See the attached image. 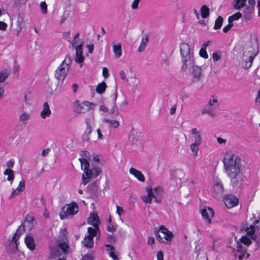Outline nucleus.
Masks as SVG:
<instances>
[{
    "instance_id": "1a4fd4ad",
    "label": "nucleus",
    "mask_w": 260,
    "mask_h": 260,
    "mask_svg": "<svg viewBox=\"0 0 260 260\" xmlns=\"http://www.w3.org/2000/svg\"><path fill=\"white\" fill-rule=\"evenodd\" d=\"M98 232L96 230L93 228L89 227L87 229V235L85 236L83 240L82 241V244L83 247L87 248H92L94 245L93 238L96 236Z\"/></svg>"
},
{
    "instance_id": "e433bc0d",
    "label": "nucleus",
    "mask_w": 260,
    "mask_h": 260,
    "mask_svg": "<svg viewBox=\"0 0 260 260\" xmlns=\"http://www.w3.org/2000/svg\"><path fill=\"white\" fill-rule=\"evenodd\" d=\"M201 16L203 18H207L209 15V9L206 5H204L201 8Z\"/></svg>"
},
{
    "instance_id": "7ed1b4c3",
    "label": "nucleus",
    "mask_w": 260,
    "mask_h": 260,
    "mask_svg": "<svg viewBox=\"0 0 260 260\" xmlns=\"http://www.w3.org/2000/svg\"><path fill=\"white\" fill-rule=\"evenodd\" d=\"M257 49L253 46L245 48L243 54L242 66L243 68L248 69L251 68L253 59L256 56Z\"/></svg>"
},
{
    "instance_id": "393cba45",
    "label": "nucleus",
    "mask_w": 260,
    "mask_h": 260,
    "mask_svg": "<svg viewBox=\"0 0 260 260\" xmlns=\"http://www.w3.org/2000/svg\"><path fill=\"white\" fill-rule=\"evenodd\" d=\"M34 219L32 217L30 216H26L23 224L21 225L19 227L22 226L23 228V232L25 231V228H27L29 230H30L32 229L34 225Z\"/></svg>"
},
{
    "instance_id": "8fccbe9b",
    "label": "nucleus",
    "mask_w": 260,
    "mask_h": 260,
    "mask_svg": "<svg viewBox=\"0 0 260 260\" xmlns=\"http://www.w3.org/2000/svg\"><path fill=\"white\" fill-rule=\"evenodd\" d=\"M241 241L242 243L247 246H248L251 243V241L250 239L248 238L247 236H243L241 238Z\"/></svg>"
},
{
    "instance_id": "e2e57ef3",
    "label": "nucleus",
    "mask_w": 260,
    "mask_h": 260,
    "mask_svg": "<svg viewBox=\"0 0 260 260\" xmlns=\"http://www.w3.org/2000/svg\"><path fill=\"white\" fill-rule=\"evenodd\" d=\"M14 165V161L12 160H10L7 162V166L8 169L12 168Z\"/></svg>"
},
{
    "instance_id": "423d86ee",
    "label": "nucleus",
    "mask_w": 260,
    "mask_h": 260,
    "mask_svg": "<svg viewBox=\"0 0 260 260\" xmlns=\"http://www.w3.org/2000/svg\"><path fill=\"white\" fill-rule=\"evenodd\" d=\"M79 211V207L77 203L73 202L67 205L62 208V212L60 213L59 216L61 219L68 218L76 215Z\"/></svg>"
},
{
    "instance_id": "a211bd4d",
    "label": "nucleus",
    "mask_w": 260,
    "mask_h": 260,
    "mask_svg": "<svg viewBox=\"0 0 260 260\" xmlns=\"http://www.w3.org/2000/svg\"><path fill=\"white\" fill-rule=\"evenodd\" d=\"M82 44L77 45L76 47V57L75 60L76 62L79 63L83 62L84 60V57L82 54Z\"/></svg>"
},
{
    "instance_id": "ddd939ff",
    "label": "nucleus",
    "mask_w": 260,
    "mask_h": 260,
    "mask_svg": "<svg viewBox=\"0 0 260 260\" xmlns=\"http://www.w3.org/2000/svg\"><path fill=\"white\" fill-rule=\"evenodd\" d=\"M81 157L79 158L81 168L85 170L87 167H89V160H90V153L86 151H83L80 153Z\"/></svg>"
},
{
    "instance_id": "69168bd1",
    "label": "nucleus",
    "mask_w": 260,
    "mask_h": 260,
    "mask_svg": "<svg viewBox=\"0 0 260 260\" xmlns=\"http://www.w3.org/2000/svg\"><path fill=\"white\" fill-rule=\"evenodd\" d=\"M103 75L105 78H107L109 76L108 71L106 68L103 69Z\"/></svg>"
},
{
    "instance_id": "72a5a7b5",
    "label": "nucleus",
    "mask_w": 260,
    "mask_h": 260,
    "mask_svg": "<svg viewBox=\"0 0 260 260\" xmlns=\"http://www.w3.org/2000/svg\"><path fill=\"white\" fill-rule=\"evenodd\" d=\"M246 2L247 0H234V8L236 10H240L245 6Z\"/></svg>"
},
{
    "instance_id": "f704fd0d",
    "label": "nucleus",
    "mask_w": 260,
    "mask_h": 260,
    "mask_svg": "<svg viewBox=\"0 0 260 260\" xmlns=\"http://www.w3.org/2000/svg\"><path fill=\"white\" fill-rule=\"evenodd\" d=\"M4 175L8 176L7 180L9 181L11 184L14 179V171L11 169H7L5 170Z\"/></svg>"
},
{
    "instance_id": "c85d7f7f",
    "label": "nucleus",
    "mask_w": 260,
    "mask_h": 260,
    "mask_svg": "<svg viewBox=\"0 0 260 260\" xmlns=\"http://www.w3.org/2000/svg\"><path fill=\"white\" fill-rule=\"evenodd\" d=\"M146 190L147 191V194L142 196L141 199L144 203L149 204L151 203L152 199L153 198L151 196L152 188L150 187H147Z\"/></svg>"
},
{
    "instance_id": "a878e982",
    "label": "nucleus",
    "mask_w": 260,
    "mask_h": 260,
    "mask_svg": "<svg viewBox=\"0 0 260 260\" xmlns=\"http://www.w3.org/2000/svg\"><path fill=\"white\" fill-rule=\"evenodd\" d=\"M129 173L137 178L139 181L141 182L145 181V177L141 171L132 168L129 169Z\"/></svg>"
},
{
    "instance_id": "6e6d98bb",
    "label": "nucleus",
    "mask_w": 260,
    "mask_h": 260,
    "mask_svg": "<svg viewBox=\"0 0 260 260\" xmlns=\"http://www.w3.org/2000/svg\"><path fill=\"white\" fill-rule=\"evenodd\" d=\"M8 25L5 22L0 21V30L5 31L7 28Z\"/></svg>"
},
{
    "instance_id": "2f4dec72",
    "label": "nucleus",
    "mask_w": 260,
    "mask_h": 260,
    "mask_svg": "<svg viewBox=\"0 0 260 260\" xmlns=\"http://www.w3.org/2000/svg\"><path fill=\"white\" fill-rule=\"evenodd\" d=\"M25 243L27 247L31 250L35 249V244L34 238L31 236H26L25 239Z\"/></svg>"
},
{
    "instance_id": "864d4df0",
    "label": "nucleus",
    "mask_w": 260,
    "mask_h": 260,
    "mask_svg": "<svg viewBox=\"0 0 260 260\" xmlns=\"http://www.w3.org/2000/svg\"><path fill=\"white\" fill-rule=\"evenodd\" d=\"M233 23L229 22V24L223 28V31L225 33L227 32L233 27Z\"/></svg>"
},
{
    "instance_id": "b1692460",
    "label": "nucleus",
    "mask_w": 260,
    "mask_h": 260,
    "mask_svg": "<svg viewBox=\"0 0 260 260\" xmlns=\"http://www.w3.org/2000/svg\"><path fill=\"white\" fill-rule=\"evenodd\" d=\"M162 192V190L160 187H157L154 188V189L152 188L151 196H152L153 198L155 199V201L156 203L160 202V195L161 194Z\"/></svg>"
},
{
    "instance_id": "f257e3e1",
    "label": "nucleus",
    "mask_w": 260,
    "mask_h": 260,
    "mask_svg": "<svg viewBox=\"0 0 260 260\" xmlns=\"http://www.w3.org/2000/svg\"><path fill=\"white\" fill-rule=\"evenodd\" d=\"M223 162L226 175L232 179L233 186H240L243 183V176L240 175L241 159L232 153L227 152L223 158Z\"/></svg>"
},
{
    "instance_id": "c03bdc74",
    "label": "nucleus",
    "mask_w": 260,
    "mask_h": 260,
    "mask_svg": "<svg viewBox=\"0 0 260 260\" xmlns=\"http://www.w3.org/2000/svg\"><path fill=\"white\" fill-rule=\"evenodd\" d=\"M40 7L41 10V13L43 14H46L47 12V5L45 2H42L40 3Z\"/></svg>"
},
{
    "instance_id": "f8f14e48",
    "label": "nucleus",
    "mask_w": 260,
    "mask_h": 260,
    "mask_svg": "<svg viewBox=\"0 0 260 260\" xmlns=\"http://www.w3.org/2000/svg\"><path fill=\"white\" fill-rule=\"evenodd\" d=\"M68 232L66 229L62 230L59 234L58 243L62 251H66L69 248L68 240L66 238Z\"/></svg>"
},
{
    "instance_id": "680f3d73",
    "label": "nucleus",
    "mask_w": 260,
    "mask_h": 260,
    "mask_svg": "<svg viewBox=\"0 0 260 260\" xmlns=\"http://www.w3.org/2000/svg\"><path fill=\"white\" fill-rule=\"evenodd\" d=\"M50 151V148H46V149L43 150V151L42 152V155L44 157H45L49 154Z\"/></svg>"
},
{
    "instance_id": "20e7f679",
    "label": "nucleus",
    "mask_w": 260,
    "mask_h": 260,
    "mask_svg": "<svg viewBox=\"0 0 260 260\" xmlns=\"http://www.w3.org/2000/svg\"><path fill=\"white\" fill-rule=\"evenodd\" d=\"M72 61L71 58L67 56L61 64L57 68L55 73V77L57 80L62 81L64 79L70 69Z\"/></svg>"
},
{
    "instance_id": "412c9836",
    "label": "nucleus",
    "mask_w": 260,
    "mask_h": 260,
    "mask_svg": "<svg viewBox=\"0 0 260 260\" xmlns=\"http://www.w3.org/2000/svg\"><path fill=\"white\" fill-rule=\"evenodd\" d=\"M50 258L52 259L55 258L58 256L61 255V252L66 253L67 250L65 252L62 251L61 248L60 247L59 245V243H57V245L55 247H51L50 248Z\"/></svg>"
},
{
    "instance_id": "49530a36",
    "label": "nucleus",
    "mask_w": 260,
    "mask_h": 260,
    "mask_svg": "<svg viewBox=\"0 0 260 260\" xmlns=\"http://www.w3.org/2000/svg\"><path fill=\"white\" fill-rule=\"evenodd\" d=\"M30 118L29 114L24 112L20 116V120L22 122L27 121Z\"/></svg>"
},
{
    "instance_id": "a18cd8bd",
    "label": "nucleus",
    "mask_w": 260,
    "mask_h": 260,
    "mask_svg": "<svg viewBox=\"0 0 260 260\" xmlns=\"http://www.w3.org/2000/svg\"><path fill=\"white\" fill-rule=\"evenodd\" d=\"M25 189V182L24 180H21L16 188L17 190H18V192L23 191Z\"/></svg>"
},
{
    "instance_id": "bb28decb",
    "label": "nucleus",
    "mask_w": 260,
    "mask_h": 260,
    "mask_svg": "<svg viewBox=\"0 0 260 260\" xmlns=\"http://www.w3.org/2000/svg\"><path fill=\"white\" fill-rule=\"evenodd\" d=\"M159 232H160L164 235V239L167 241H170L174 236L172 232L168 231L167 229L163 226L160 228Z\"/></svg>"
},
{
    "instance_id": "5fc2aeb1",
    "label": "nucleus",
    "mask_w": 260,
    "mask_h": 260,
    "mask_svg": "<svg viewBox=\"0 0 260 260\" xmlns=\"http://www.w3.org/2000/svg\"><path fill=\"white\" fill-rule=\"evenodd\" d=\"M140 0H134L133 2L131 7L132 9L136 10L138 8V4Z\"/></svg>"
},
{
    "instance_id": "4c0bfd02",
    "label": "nucleus",
    "mask_w": 260,
    "mask_h": 260,
    "mask_svg": "<svg viewBox=\"0 0 260 260\" xmlns=\"http://www.w3.org/2000/svg\"><path fill=\"white\" fill-rule=\"evenodd\" d=\"M87 128L86 129V131L83 135V138L85 139V138L87 140H89L88 136L90 135V134L91 133V127L90 126L89 121L88 120H87L86 122Z\"/></svg>"
},
{
    "instance_id": "774afa93",
    "label": "nucleus",
    "mask_w": 260,
    "mask_h": 260,
    "mask_svg": "<svg viewBox=\"0 0 260 260\" xmlns=\"http://www.w3.org/2000/svg\"><path fill=\"white\" fill-rule=\"evenodd\" d=\"M255 103H258V104H260V89L258 90V91L257 92V95L255 99Z\"/></svg>"
},
{
    "instance_id": "c756f323",
    "label": "nucleus",
    "mask_w": 260,
    "mask_h": 260,
    "mask_svg": "<svg viewBox=\"0 0 260 260\" xmlns=\"http://www.w3.org/2000/svg\"><path fill=\"white\" fill-rule=\"evenodd\" d=\"M149 38L148 36L146 35H144L141 39L140 45L138 49L139 52H142L145 50Z\"/></svg>"
},
{
    "instance_id": "9b49d317",
    "label": "nucleus",
    "mask_w": 260,
    "mask_h": 260,
    "mask_svg": "<svg viewBox=\"0 0 260 260\" xmlns=\"http://www.w3.org/2000/svg\"><path fill=\"white\" fill-rule=\"evenodd\" d=\"M254 224H250L248 225L247 224H246L245 225L243 226V229L247 233V235L250 236V238L254 240H256V236L254 235L253 234L256 230H258L260 228V223L259 222L258 220H255L254 221Z\"/></svg>"
},
{
    "instance_id": "37998d69",
    "label": "nucleus",
    "mask_w": 260,
    "mask_h": 260,
    "mask_svg": "<svg viewBox=\"0 0 260 260\" xmlns=\"http://www.w3.org/2000/svg\"><path fill=\"white\" fill-rule=\"evenodd\" d=\"M106 246L107 247H110V249L108 250L109 251V254L110 256H111L113 258V259H116V258H118L114 254V248L112 246H110L109 244L106 245Z\"/></svg>"
},
{
    "instance_id": "5701e85b",
    "label": "nucleus",
    "mask_w": 260,
    "mask_h": 260,
    "mask_svg": "<svg viewBox=\"0 0 260 260\" xmlns=\"http://www.w3.org/2000/svg\"><path fill=\"white\" fill-rule=\"evenodd\" d=\"M237 252L235 254L236 257H238L239 260H242L246 253V249L241 244L238 243Z\"/></svg>"
},
{
    "instance_id": "13d9d810",
    "label": "nucleus",
    "mask_w": 260,
    "mask_h": 260,
    "mask_svg": "<svg viewBox=\"0 0 260 260\" xmlns=\"http://www.w3.org/2000/svg\"><path fill=\"white\" fill-rule=\"evenodd\" d=\"M116 212L118 214V215L120 217L121 214L124 213V210L123 208L120 206H117L116 207Z\"/></svg>"
},
{
    "instance_id": "a19ab883",
    "label": "nucleus",
    "mask_w": 260,
    "mask_h": 260,
    "mask_svg": "<svg viewBox=\"0 0 260 260\" xmlns=\"http://www.w3.org/2000/svg\"><path fill=\"white\" fill-rule=\"evenodd\" d=\"M242 15L240 12H237L235 14L230 16L228 19L229 22H233L234 21L237 20L242 17Z\"/></svg>"
},
{
    "instance_id": "4d7b16f0",
    "label": "nucleus",
    "mask_w": 260,
    "mask_h": 260,
    "mask_svg": "<svg viewBox=\"0 0 260 260\" xmlns=\"http://www.w3.org/2000/svg\"><path fill=\"white\" fill-rule=\"evenodd\" d=\"M119 75H120L121 79H122L124 81H125L127 82H128V79L126 78V77L125 76V74L123 71H121L119 72Z\"/></svg>"
},
{
    "instance_id": "6ab92c4d",
    "label": "nucleus",
    "mask_w": 260,
    "mask_h": 260,
    "mask_svg": "<svg viewBox=\"0 0 260 260\" xmlns=\"http://www.w3.org/2000/svg\"><path fill=\"white\" fill-rule=\"evenodd\" d=\"M254 10V8H252V6H246L245 7L243 12V18L244 21H248L252 19Z\"/></svg>"
},
{
    "instance_id": "338daca9",
    "label": "nucleus",
    "mask_w": 260,
    "mask_h": 260,
    "mask_svg": "<svg viewBox=\"0 0 260 260\" xmlns=\"http://www.w3.org/2000/svg\"><path fill=\"white\" fill-rule=\"evenodd\" d=\"M154 238L153 237H149L148 239V244L152 245L154 243Z\"/></svg>"
},
{
    "instance_id": "de8ad7c7",
    "label": "nucleus",
    "mask_w": 260,
    "mask_h": 260,
    "mask_svg": "<svg viewBox=\"0 0 260 260\" xmlns=\"http://www.w3.org/2000/svg\"><path fill=\"white\" fill-rule=\"evenodd\" d=\"M109 222H111V219L110 218ZM116 229V225H114L113 224L111 223H109V225L107 227V230L108 231L110 232H114Z\"/></svg>"
},
{
    "instance_id": "cd10ccee",
    "label": "nucleus",
    "mask_w": 260,
    "mask_h": 260,
    "mask_svg": "<svg viewBox=\"0 0 260 260\" xmlns=\"http://www.w3.org/2000/svg\"><path fill=\"white\" fill-rule=\"evenodd\" d=\"M113 50L114 53V55L116 58H119L122 54V49L121 45L120 43H115L113 42L112 44Z\"/></svg>"
},
{
    "instance_id": "09e8293b",
    "label": "nucleus",
    "mask_w": 260,
    "mask_h": 260,
    "mask_svg": "<svg viewBox=\"0 0 260 260\" xmlns=\"http://www.w3.org/2000/svg\"><path fill=\"white\" fill-rule=\"evenodd\" d=\"M94 256L92 253H89L82 256L81 260H93Z\"/></svg>"
},
{
    "instance_id": "39448f33",
    "label": "nucleus",
    "mask_w": 260,
    "mask_h": 260,
    "mask_svg": "<svg viewBox=\"0 0 260 260\" xmlns=\"http://www.w3.org/2000/svg\"><path fill=\"white\" fill-rule=\"evenodd\" d=\"M22 233H23V228L22 226L19 227L12 237L10 244L6 246V250L8 253L13 254L17 251L18 249L17 240Z\"/></svg>"
},
{
    "instance_id": "4be33fe9",
    "label": "nucleus",
    "mask_w": 260,
    "mask_h": 260,
    "mask_svg": "<svg viewBox=\"0 0 260 260\" xmlns=\"http://www.w3.org/2000/svg\"><path fill=\"white\" fill-rule=\"evenodd\" d=\"M51 114V111L48 103L45 102L43 106L42 110L40 113L41 117L43 119H45L46 118L50 117Z\"/></svg>"
},
{
    "instance_id": "58836bf2",
    "label": "nucleus",
    "mask_w": 260,
    "mask_h": 260,
    "mask_svg": "<svg viewBox=\"0 0 260 260\" xmlns=\"http://www.w3.org/2000/svg\"><path fill=\"white\" fill-rule=\"evenodd\" d=\"M106 87V84L104 82H103L97 86L96 88V91L98 93L101 94L105 91Z\"/></svg>"
},
{
    "instance_id": "dca6fc26",
    "label": "nucleus",
    "mask_w": 260,
    "mask_h": 260,
    "mask_svg": "<svg viewBox=\"0 0 260 260\" xmlns=\"http://www.w3.org/2000/svg\"><path fill=\"white\" fill-rule=\"evenodd\" d=\"M223 202L228 208H231L238 204V199L234 196L228 195L224 197Z\"/></svg>"
},
{
    "instance_id": "473e14b6",
    "label": "nucleus",
    "mask_w": 260,
    "mask_h": 260,
    "mask_svg": "<svg viewBox=\"0 0 260 260\" xmlns=\"http://www.w3.org/2000/svg\"><path fill=\"white\" fill-rule=\"evenodd\" d=\"M191 133L193 135L194 139V142L197 143H201L202 138L201 134L198 129L196 128H193L191 131Z\"/></svg>"
},
{
    "instance_id": "6e6552de",
    "label": "nucleus",
    "mask_w": 260,
    "mask_h": 260,
    "mask_svg": "<svg viewBox=\"0 0 260 260\" xmlns=\"http://www.w3.org/2000/svg\"><path fill=\"white\" fill-rule=\"evenodd\" d=\"M74 111L77 113H84L90 109H93L95 105L88 101L80 103L79 101L74 102Z\"/></svg>"
},
{
    "instance_id": "79ce46f5",
    "label": "nucleus",
    "mask_w": 260,
    "mask_h": 260,
    "mask_svg": "<svg viewBox=\"0 0 260 260\" xmlns=\"http://www.w3.org/2000/svg\"><path fill=\"white\" fill-rule=\"evenodd\" d=\"M8 76L9 73L7 71L0 72V83L4 82Z\"/></svg>"
},
{
    "instance_id": "c9c22d12",
    "label": "nucleus",
    "mask_w": 260,
    "mask_h": 260,
    "mask_svg": "<svg viewBox=\"0 0 260 260\" xmlns=\"http://www.w3.org/2000/svg\"><path fill=\"white\" fill-rule=\"evenodd\" d=\"M201 143H197L194 142L190 145V149L192 153L193 157L196 158L198 156V153L199 151V146Z\"/></svg>"
},
{
    "instance_id": "9d476101",
    "label": "nucleus",
    "mask_w": 260,
    "mask_h": 260,
    "mask_svg": "<svg viewBox=\"0 0 260 260\" xmlns=\"http://www.w3.org/2000/svg\"><path fill=\"white\" fill-rule=\"evenodd\" d=\"M218 100L214 98H211L208 104L206 107L202 110V113L208 114L211 117H214L215 116V110L218 107Z\"/></svg>"
},
{
    "instance_id": "4468645a",
    "label": "nucleus",
    "mask_w": 260,
    "mask_h": 260,
    "mask_svg": "<svg viewBox=\"0 0 260 260\" xmlns=\"http://www.w3.org/2000/svg\"><path fill=\"white\" fill-rule=\"evenodd\" d=\"M202 215L205 220L208 223L211 222V218L214 216V211L210 207H204L201 211Z\"/></svg>"
},
{
    "instance_id": "bf43d9fd",
    "label": "nucleus",
    "mask_w": 260,
    "mask_h": 260,
    "mask_svg": "<svg viewBox=\"0 0 260 260\" xmlns=\"http://www.w3.org/2000/svg\"><path fill=\"white\" fill-rule=\"evenodd\" d=\"M157 260H164V255L161 251H159L157 253Z\"/></svg>"
},
{
    "instance_id": "0eeeda50",
    "label": "nucleus",
    "mask_w": 260,
    "mask_h": 260,
    "mask_svg": "<svg viewBox=\"0 0 260 260\" xmlns=\"http://www.w3.org/2000/svg\"><path fill=\"white\" fill-rule=\"evenodd\" d=\"M89 168L87 167L85 170H83L82 182L84 185L87 184L91 179L96 178L101 172V169L99 167H94L92 169H89Z\"/></svg>"
},
{
    "instance_id": "7c9ffc66",
    "label": "nucleus",
    "mask_w": 260,
    "mask_h": 260,
    "mask_svg": "<svg viewBox=\"0 0 260 260\" xmlns=\"http://www.w3.org/2000/svg\"><path fill=\"white\" fill-rule=\"evenodd\" d=\"M102 121L106 123L109 124V126L114 128H117L119 126V122L116 120H111L106 118H103Z\"/></svg>"
},
{
    "instance_id": "2eb2a0df",
    "label": "nucleus",
    "mask_w": 260,
    "mask_h": 260,
    "mask_svg": "<svg viewBox=\"0 0 260 260\" xmlns=\"http://www.w3.org/2000/svg\"><path fill=\"white\" fill-rule=\"evenodd\" d=\"M87 223L91 224L94 228L93 229L96 230V232L99 231V224L100 223L99 218L96 213H91L89 216L87 218Z\"/></svg>"
},
{
    "instance_id": "f3484780",
    "label": "nucleus",
    "mask_w": 260,
    "mask_h": 260,
    "mask_svg": "<svg viewBox=\"0 0 260 260\" xmlns=\"http://www.w3.org/2000/svg\"><path fill=\"white\" fill-rule=\"evenodd\" d=\"M189 66H191V74L193 76L194 80L196 82L199 81L202 75L201 68L199 66L194 65V63L192 64H190Z\"/></svg>"
},
{
    "instance_id": "f03ea898",
    "label": "nucleus",
    "mask_w": 260,
    "mask_h": 260,
    "mask_svg": "<svg viewBox=\"0 0 260 260\" xmlns=\"http://www.w3.org/2000/svg\"><path fill=\"white\" fill-rule=\"evenodd\" d=\"M180 52L183 62L182 70L185 71L188 66L194 63V59L193 55L190 54V49L188 44L185 43L181 44Z\"/></svg>"
},
{
    "instance_id": "0e129e2a",
    "label": "nucleus",
    "mask_w": 260,
    "mask_h": 260,
    "mask_svg": "<svg viewBox=\"0 0 260 260\" xmlns=\"http://www.w3.org/2000/svg\"><path fill=\"white\" fill-rule=\"evenodd\" d=\"M159 231L157 232H155V237L156 239L159 241L160 242H164L162 238L161 237V236L159 235Z\"/></svg>"
},
{
    "instance_id": "052dcab7",
    "label": "nucleus",
    "mask_w": 260,
    "mask_h": 260,
    "mask_svg": "<svg viewBox=\"0 0 260 260\" xmlns=\"http://www.w3.org/2000/svg\"><path fill=\"white\" fill-rule=\"evenodd\" d=\"M20 192H18V190L16 189L14 190L9 197V199H12L14 198L16 195H18Z\"/></svg>"
},
{
    "instance_id": "ea45409f",
    "label": "nucleus",
    "mask_w": 260,
    "mask_h": 260,
    "mask_svg": "<svg viewBox=\"0 0 260 260\" xmlns=\"http://www.w3.org/2000/svg\"><path fill=\"white\" fill-rule=\"evenodd\" d=\"M223 19L221 16H218L215 20L214 28L215 29H218L220 28L223 23Z\"/></svg>"
},
{
    "instance_id": "3c124183",
    "label": "nucleus",
    "mask_w": 260,
    "mask_h": 260,
    "mask_svg": "<svg viewBox=\"0 0 260 260\" xmlns=\"http://www.w3.org/2000/svg\"><path fill=\"white\" fill-rule=\"evenodd\" d=\"M212 57L214 61H217L221 59V55L220 53L214 52L213 53Z\"/></svg>"
},
{
    "instance_id": "603ef678",
    "label": "nucleus",
    "mask_w": 260,
    "mask_h": 260,
    "mask_svg": "<svg viewBox=\"0 0 260 260\" xmlns=\"http://www.w3.org/2000/svg\"><path fill=\"white\" fill-rule=\"evenodd\" d=\"M200 55L204 58H207L208 57V54L204 48H201L200 51Z\"/></svg>"
},
{
    "instance_id": "aec40b11",
    "label": "nucleus",
    "mask_w": 260,
    "mask_h": 260,
    "mask_svg": "<svg viewBox=\"0 0 260 260\" xmlns=\"http://www.w3.org/2000/svg\"><path fill=\"white\" fill-rule=\"evenodd\" d=\"M223 192V188L220 183H216L213 187L212 196L214 198L221 197Z\"/></svg>"
}]
</instances>
